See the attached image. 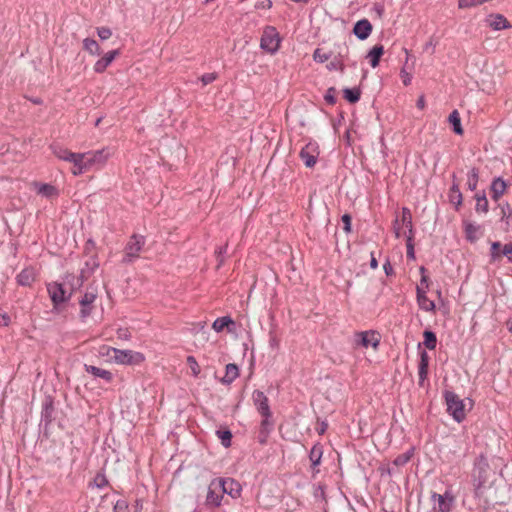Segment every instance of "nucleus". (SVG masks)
<instances>
[{
    "label": "nucleus",
    "instance_id": "bb28decb",
    "mask_svg": "<svg viewBox=\"0 0 512 512\" xmlns=\"http://www.w3.org/2000/svg\"><path fill=\"white\" fill-rule=\"evenodd\" d=\"M449 200L452 204L456 206V209L462 204L463 197L462 193L459 188V184L455 181L453 182V185L450 188L449 191Z\"/></svg>",
    "mask_w": 512,
    "mask_h": 512
},
{
    "label": "nucleus",
    "instance_id": "b1692460",
    "mask_svg": "<svg viewBox=\"0 0 512 512\" xmlns=\"http://www.w3.org/2000/svg\"><path fill=\"white\" fill-rule=\"evenodd\" d=\"M239 376V369L236 364L229 363L225 368V375L221 379L223 384H231Z\"/></svg>",
    "mask_w": 512,
    "mask_h": 512
},
{
    "label": "nucleus",
    "instance_id": "0eeeda50",
    "mask_svg": "<svg viewBox=\"0 0 512 512\" xmlns=\"http://www.w3.org/2000/svg\"><path fill=\"white\" fill-rule=\"evenodd\" d=\"M433 501V510L435 512H450L452 508L453 497L449 493L444 495L433 492L431 495Z\"/></svg>",
    "mask_w": 512,
    "mask_h": 512
},
{
    "label": "nucleus",
    "instance_id": "2f4dec72",
    "mask_svg": "<svg viewBox=\"0 0 512 512\" xmlns=\"http://www.w3.org/2000/svg\"><path fill=\"white\" fill-rule=\"evenodd\" d=\"M83 48L91 55H100L101 53L99 44L92 38H85L83 40Z\"/></svg>",
    "mask_w": 512,
    "mask_h": 512
},
{
    "label": "nucleus",
    "instance_id": "a18cd8bd",
    "mask_svg": "<svg viewBox=\"0 0 512 512\" xmlns=\"http://www.w3.org/2000/svg\"><path fill=\"white\" fill-rule=\"evenodd\" d=\"M274 428V420L272 416L262 417V421L260 423V431L271 433Z\"/></svg>",
    "mask_w": 512,
    "mask_h": 512
},
{
    "label": "nucleus",
    "instance_id": "680f3d73",
    "mask_svg": "<svg viewBox=\"0 0 512 512\" xmlns=\"http://www.w3.org/2000/svg\"><path fill=\"white\" fill-rule=\"evenodd\" d=\"M272 7L271 0H258L255 4L256 9H270Z\"/></svg>",
    "mask_w": 512,
    "mask_h": 512
},
{
    "label": "nucleus",
    "instance_id": "f3484780",
    "mask_svg": "<svg viewBox=\"0 0 512 512\" xmlns=\"http://www.w3.org/2000/svg\"><path fill=\"white\" fill-rule=\"evenodd\" d=\"M323 455V446L320 443H316L310 450L309 459L311 461V468L313 472V476L319 473V469L317 468L322 459Z\"/></svg>",
    "mask_w": 512,
    "mask_h": 512
},
{
    "label": "nucleus",
    "instance_id": "473e14b6",
    "mask_svg": "<svg viewBox=\"0 0 512 512\" xmlns=\"http://www.w3.org/2000/svg\"><path fill=\"white\" fill-rule=\"evenodd\" d=\"M449 122L452 124L453 131L456 134H458V135H462L463 134V129H462V126H461V119H460V115H459L457 110H454L449 115Z\"/></svg>",
    "mask_w": 512,
    "mask_h": 512
},
{
    "label": "nucleus",
    "instance_id": "f704fd0d",
    "mask_svg": "<svg viewBox=\"0 0 512 512\" xmlns=\"http://www.w3.org/2000/svg\"><path fill=\"white\" fill-rule=\"evenodd\" d=\"M424 342L423 344L430 350L436 348L437 345V337L433 331L425 330L423 333Z\"/></svg>",
    "mask_w": 512,
    "mask_h": 512
},
{
    "label": "nucleus",
    "instance_id": "9b49d317",
    "mask_svg": "<svg viewBox=\"0 0 512 512\" xmlns=\"http://www.w3.org/2000/svg\"><path fill=\"white\" fill-rule=\"evenodd\" d=\"M220 488L222 489L223 494H228L233 498H237L241 493V485L238 481L232 478H217Z\"/></svg>",
    "mask_w": 512,
    "mask_h": 512
},
{
    "label": "nucleus",
    "instance_id": "6e6d98bb",
    "mask_svg": "<svg viewBox=\"0 0 512 512\" xmlns=\"http://www.w3.org/2000/svg\"><path fill=\"white\" fill-rule=\"evenodd\" d=\"M114 512H128V503L125 500H118L113 507Z\"/></svg>",
    "mask_w": 512,
    "mask_h": 512
},
{
    "label": "nucleus",
    "instance_id": "39448f33",
    "mask_svg": "<svg viewBox=\"0 0 512 512\" xmlns=\"http://www.w3.org/2000/svg\"><path fill=\"white\" fill-rule=\"evenodd\" d=\"M145 244V238L140 235H132L125 247V257L123 262L129 263L139 257V253Z\"/></svg>",
    "mask_w": 512,
    "mask_h": 512
},
{
    "label": "nucleus",
    "instance_id": "bf43d9fd",
    "mask_svg": "<svg viewBox=\"0 0 512 512\" xmlns=\"http://www.w3.org/2000/svg\"><path fill=\"white\" fill-rule=\"evenodd\" d=\"M117 338L121 340H129L131 333L127 328H119L116 332Z\"/></svg>",
    "mask_w": 512,
    "mask_h": 512
},
{
    "label": "nucleus",
    "instance_id": "8fccbe9b",
    "mask_svg": "<svg viewBox=\"0 0 512 512\" xmlns=\"http://www.w3.org/2000/svg\"><path fill=\"white\" fill-rule=\"evenodd\" d=\"M327 69L330 71L339 70L340 72H344L345 63H343L342 60H338L333 57V60L329 64H327Z\"/></svg>",
    "mask_w": 512,
    "mask_h": 512
},
{
    "label": "nucleus",
    "instance_id": "c9c22d12",
    "mask_svg": "<svg viewBox=\"0 0 512 512\" xmlns=\"http://www.w3.org/2000/svg\"><path fill=\"white\" fill-rule=\"evenodd\" d=\"M479 180V170L477 168H472L467 176V187L469 190L474 191L477 188Z\"/></svg>",
    "mask_w": 512,
    "mask_h": 512
},
{
    "label": "nucleus",
    "instance_id": "4c0bfd02",
    "mask_svg": "<svg viewBox=\"0 0 512 512\" xmlns=\"http://www.w3.org/2000/svg\"><path fill=\"white\" fill-rule=\"evenodd\" d=\"M38 193L47 198H51L58 195L56 187L50 184H40L38 187Z\"/></svg>",
    "mask_w": 512,
    "mask_h": 512
},
{
    "label": "nucleus",
    "instance_id": "79ce46f5",
    "mask_svg": "<svg viewBox=\"0 0 512 512\" xmlns=\"http://www.w3.org/2000/svg\"><path fill=\"white\" fill-rule=\"evenodd\" d=\"M413 456V450H409L405 453H402L400 455H398L394 461H393V465L397 466V467H400V466H404L405 464H407L410 459L412 458Z\"/></svg>",
    "mask_w": 512,
    "mask_h": 512
},
{
    "label": "nucleus",
    "instance_id": "c85d7f7f",
    "mask_svg": "<svg viewBox=\"0 0 512 512\" xmlns=\"http://www.w3.org/2000/svg\"><path fill=\"white\" fill-rule=\"evenodd\" d=\"M404 51L406 53V61H405L404 67L401 69L400 74H401V78H402L403 84L405 86H408L411 83L412 76H411L410 73L407 72V69L411 68L414 65V62L412 63V65L410 67L409 66V60L411 58V54L408 52V50L406 48H404Z\"/></svg>",
    "mask_w": 512,
    "mask_h": 512
},
{
    "label": "nucleus",
    "instance_id": "dca6fc26",
    "mask_svg": "<svg viewBox=\"0 0 512 512\" xmlns=\"http://www.w3.org/2000/svg\"><path fill=\"white\" fill-rule=\"evenodd\" d=\"M420 361L418 365V375H419V386H423L425 380L428 376V368H429V355L425 350L420 351Z\"/></svg>",
    "mask_w": 512,
    "mask_h": 512
},
{
    "label": "nucleus",
    "instance_id": "3c124183",
    "mask_svg": "<svg viewBox=\"0 0 512 512\" xmlns=\"http://www.w3.org/2000/svg\"><path fill=\"white\" fill-rule=\"evenodd\" d=\"M336 92H337V91H336V89H335L334 87H330V88L327 90V92H326V94H325V96H324V99H325V101H326L328 104H330V105H334V104L336 103V101H337V99H336Z\"/></svg>",
    "mask_w": 512,
    "mask_h": 512
},
{
    "label": "nucleus",
    "instance_id": "ddd939ff",
    "mask_svg": "<svg viewBox=\"0 0 512 512\" xmlns=\"http://www.w3.org/2000/svg\"><path fill=\"white\" fill-rule=\"evenodd\" d=\"M75 157H72L71 162L73 164L72 174L75 176L81 175L90 169L89 161L86 160L84 153H75Z\"/></svg>",
    "mask_w": 512,
    "mask_h": 512
},
{
    "label": "nucleus",
    "instance_id": "052dcab7",
    "mask_svg": "<svg viewBox=\"0 0 512 512\" xmlns=\"http://www.w3.org/2000/svg\"><path fill=\"white\" fill-rule=\"evenodd\" d=\"M92 310H93V305L81 306V309H80L81 319L85 320L87 317H89L91 315Z\"/></svg>",
    "mask_w": 512,
    "mask_h": 512
},
{
    "label": "nucleus",
    "instance_id": "f8f14e48",
    "mask_svg": "<svg viewBox=\"0 0 512 512\" xmlns=\"http://www.w3.org/2000/svg\"><path fill=\"white\" fill-rule=\"evenodd\" d=\"M99 267V262L96 257H90L89 260L85 262L84 267L80 271V276L78 279V286H82L83 283L88 280L93 273Z\"/></svg>",
    "mask_w": 512,
    "mask_h": 512
},
{
    "label": "nucleus",
    "instance_id": "393cba45",
    "mask_svg": "<svg viewBox=\"0 0 512 512\" xmlns=\"http://www.w3.org/2000/svg\"><path fill=\"white\" fill-rule=\"evenodd\" d=\"M384 54V47L381 44L375 45L368 53L367 58L370 65L375 68L379 65L380 58Z\"/></svg>",
    "mask_w": 512,
    "mask_h": 512
},
{
    "label": "nucleus",
    "instance_id": "69168bd1",
    "mask_svg": "<svg viewBox=\"0 0 512 512\" xmlns=\"http://www.w3.org/2000/svg\"><path fill=\"white\" fill-rule=\"evenodd\" d=\"M314 496L316 498L320 497L321 499L325 500V490L324 486L318 485L314 491Z\"/></svg>",
    "mask_w": 512,
    "mask_h": 512
},
{
    "label": "nucleus",
    "instance_id": "423d86ee",
    "mask_svg": "<svg viewBox=\"0 0 512 512\" xmlns=\"http://www.w3.org/2000/svg\"><path fill=\"white\" fill-rule=\"evenodd\" d=\"M223 498V492L218 483V479H213L208 486L205 504L208 507H219Z\"/></svg>",
    "mask_w": 512,
    "mask_h": 512
},
{
    "label": "nucleus",
    "instance_id": "a878e982",
    "mask_svg": "<svg viewBox=\"0 0 512 512\" xmlns=\"http://www.w3.org/2000/svg\"><path fill=\"white\" fill-rule=\"evenodd\" d=\"M358 336L360 337L359 343L363 347L367 348L369 345H372L376 348L379 345V338L375 336L374 332H361Z\"/></svg>",
    "mask_w": 512,
    "mask_h": 512
},
{
    "label": "nucleus",
    "instance_id": "864d4df0",
    "mask_svg": "<svg viewBox=\"0 0 512 512\" xmlns=\"http://www.w3.org/2000/svg\"><path fill=\"white\" fill-rule=\"evenodd\" d=\"M227 248H228V244L226 243L224 246H221L216 250V255H217V259H218V267H220L224 263V254H226Z\"/></svg>",
    "mask_w": 512,
    "mask_h": 512
},
{
    "label": "nucleus",
    "instance_id": "7c9ffc66",
    "mask_svg": "<svg viewBox=\"0 0 512 512\" xmlns=\"http://www.w3.org/2000/svg\"><path fill=\"white\" fill-rule=\"evenodd\" d=\"M229 325H234V321L232 320L231 317L229 316H223V317H219L217 318L213 324H212V328L216 331V332H221L225 327H229Z\"/></svg>",
    "mask_w": 512,
    "mask_h": 512
},
{
    "label": "nucleus",
    "instance_id": "412c9836",
    "mask_svg": "<svg viewBox=\"0 0 512 512\" xmlns=\"http://www.w3.org/2000/svg\"><path fill=\"white\" fill-rule=\"evenodd\" d=\"M84 154H85L86 160L89 161L90 168L95 164L103 165L108 158V154L105 152L104 149L97 150L95 152H88V153H84Z\"/></svg>",
    "mask_w": 512,
    "mask_h": 512
},
{
    "label": "nucleus",
    "instance_id": "4d7b16f0",
    "mask_svg": "<svg viewBox=\"0 0 512 512\" xmlns=\"http://www.w3.org/2000/svg\"><path fill=\"white\" fill-rule=\"evenodd\" d=\"M476 231H477V228L473 224H471V223L466 224L465 232H466V237L468 240L473 241L475 239L474 234Z\"/></svg>",
    "mask_w": 512,
    "mask_h": 512
},
{
    "label": "nucleus",
    "instance_id": "774afa93",
    "mask_svg": "<svg viewBox=\"0 0 512 512\" xmlns=\"http://www.w3.org/2000/svg\"><path fill=\"white\" fill-rule=\"evenodd\" d=\"M512 254V243H507L503 246V249H502V252H501V256L502 255H505V256H509Z\"/></svg>",
    "mask_w": 512,
    "mask_h": 512
},
{
    "label": "nucleus",
    "instance_id": "de8ad7c7",
    "mask_svg": "<svg viewBox=\"0 0 512 512\" xmlns=\"http://www.w3.org/2000/svg\"><path fill=\"white\" fill-rule=\"evenodd\" d=\"M186 361L189 368L191 369L192 375L194 377H198L201 372V369L196 358L194 356H188Z\"/></svg>",
    "mask_w": 512,
    "mask_h": 512
},
{
    "label": "nucleus",
    "instance_id": "58836bf2",
    "mask_svg": "<svg viewBox=\"0 0 512 512\" xmlns=\"http://www.w3.org/2000/svg\"><path fill=\"white\" fill-rule=\"evenodd\" d=\"M401 221H402V224L408 228V230H409L408 235H414L411 212L406 207H404L402 209Z\"/></svg>",
    "mask_w": 512,
    "mask_h": 512
},
{
    "label": "nucleus",
    "instance_id": "37998d69",
    "mask_svg": "<svg viewBox=\"0 0 512 512\" xmlns=\"http://www.w3.org/2000/svg\"><path fill=\"white\" fill-rule=\"evenodd\" d=\"M501 243L498 241L491 243V249H490V262L494 263L496 261H499L501 259Z\"/></svg>",
    "mask_w": 512,
    "mask_h": 512
},
{
    "label": "nucleus",
    "instance_id": "5701e85b",
    "mask_svg": "<svg viewBox=\"0 0 512 512\" xmlns=\"http://www.w3.org/2000/svg\"><path fill=\"white\" fill-rule=\"evenodd\" d=\"M85 370L89 374H92L95 377L102 378L108 383L113 380V374L108 370L93 365H85Z\"/></svg>",
    "mask_w": 512,
    "mask_h": 512
},
{
    "label": "nucleus",
    "instance_id": "603ef678",
    "mask_svg": "<svg viewBox=\"0 0 512 512\" xmlns=\"http://www.w3.org/2000/svg\"><path fill=\"white\" fill-rule=\"evenodd\" d=\"M93 483L96 487L98 488H103L105 487L106 485H108V480L106 478V476L102 473H97L94 480H93Z\"/></svg>",
    "mask_w": 512,
    "mask_h": 512
},
{
    "label": "nucleus",
    "instance_id": "4be33fe9",
    "mask_svg": "<svg viewBox=\"0 0 512 512\" xmlns=\"http://www.w3.org/2000/svg\"><path fill=\"white\" fill-rule=\"evenodd\" d=\"M506 187V182L502 178H495L491 184L492 199L497 201L505 193Z\"/></svg>",
    "mask_w": 512,
    "mask_h": 512
},
{
    "label": "nucleus",
    "instance_id": "7ed1b4c3",
    "mask_svg": "<svg viewBox=\"0 0 512 512\" xmlns=\"http://www.w3.org/2000/svg\"><path fill=\"white\" fill-rule=\"evenodd\" d=\"M281 38L273 26H266L263 30L261 40H260V47L264 51L274 54L278 51L280 47Z\"/></svg>",
    "mask_w": 512,
    "mask_h": 512
},
{
    "label": "nucleus",
    "instance_id": "4468645a",
    "mask_svg": "<svg viewBox=\"0 0 512 512\" xmlns=\"http://www.w3.org/2000/svg\"><path fill=\"white\" fill-rule=\"evenodd\" d=\"M371 32L372 25L367 19H361L357 21L353 27L354 35L360 40L367 39L370 36Z\"/></svg>",
    "mask_w": 512,
    "mask_h": 512
},
{
    "label": "nucleus",
    "instance_id": "ea45409f",
    "mask_svg": "<svg viewBox=\"0 0 512 512\" xmlns=\"http://www.w3.org/2000/svg\"><path fill=\"white\" fill-rule=\"evenodd\" d=\"M476 211L486 213L488 211V200L484 193L481 195L476 194Z\"/></svg>",
    "mask_w": 512,
    "mask_h": 512
},
{
    "label": "nucleus",
    "instance_id": "1a4fd4ad",
    "mask_svg": "<svg viewBox=\"0 0 512 512\" xmlns=\"http://www.w3.org/2000/svg\"><path fill=\"white\" fill-rule=\"evenodd\" d=\"M299 156L307 167H313L319 156L318 146L311 142L306 144L301 149Z\"/></svg>",
    "mask_w": 512,
    "mask_h": 512
},
{
    "label": "nucleus",
    "instance_id": "c756f323",
    "mask_svg": "<svg viewBox=\"0 0 512 512\" xmlns=\"http://www.w3.org/2000/svg\"><path fill=\"white\" fill-rule=\"evenodd\" d=\"M335 59L342 60L343 63L349 60V47L346 42L337 44V51L332 56Z\"/></svg>",
    "mask_w": 512,
    "mask_h": 512
},
{
    "label": "nucleus",
    "instance_id": "6ab92c4d",
    "mask_svg": "<svg viewBox=\"0 0 512 512\" xmlns=\"http://www.w3.org/2000/svg\"><path fill=\"white\" fill-rule=\"evenodd\" d=\"M35 279L36 273L33 267L24 268L16 277L17 283L21 286H31Z\"/></svg>",
    "mask_w": 512,
    "mask_h": 512
},
{
    "label": "nucleus",
    "instance_id": "a19ab883",
    "mask_svg": "<svg viewBox=\"0 0 512 512\" xmlns=\"http://www.w3.org/2000/svg\"><path fill=\"white\" fill-rule=\"evenodd\" d=\"M216 434L225 448L231 446L232 433L230 430H217Z\"/></svg>",
    "mask_w": 512,
    "mask_h": 512
},
{
    "label": "nucleus",
    "instance_id": "a211bd4d",
    "mask_svg": "<svg viewBox=\"0 0 512 512\" xmlns=\"http://www.w3.org/2000/svg\"><path fill=\"white\" fill-rule=\"evenodd\" d=\"M48 292L54 306H58L66 300L63 286L59 283L49 284Z\"/></svg>",
    "mask_w": 512,
    "mask_h": 512
},
{
    "label": "nucleus",
    "instance_id": "20e7f679",
    "mask_svg": "<svg viewBox=\"0 0 512 512\" xmlns=\"http://www.w3.org/2000/svg\"><path fill=\"white\" fill-rule=\"evenodd\" d=\"M108 351L113 352V359L117 364L137 365L144 361V356L140 352L121 350L117 348H108Z\"/></svg>",
    "mask_w": 512,
    "mask_h": 512
},
{
    "label": "nucleus",
    "instance_id": "f03ea898",
    "mask_svg": "<svg viewBox=\"0 0 512 512\" xmlns=\"http://www.w3.org/2000/svg\"><path fill=\"white\" fill-rule=\"evenodd\" d=\"M444 398L447 405V412L456 422H462L466 417L463 400L452 391H446L444 393Z\"/></svg>",
    "mask_w": 512,
    "mask_h": 512
},
{
    "label": "nucleus",
    "instance_id": "5fc2aeb1",
    "mask_svg": "<svg viewBox=\"0 0 512 512\" xmlns=\"http://www.w3.org/2000/svg\"><path fill=\"white\" fill-rule=\"evenodd\" d=\"M97 34L101 40H107L111 37L112 31L107 27H99L97 28Z\"/></svg>",
    "mask_w": 512,
    "mask_h": 512
},
{
    "label": "nucleus",
    "instance_id": "e433bc0d",
    "mask_svg": "<svg viewBox=\"0 0 512 512\" xmlns=\"http://www.w3.org/2000/svg\"><path fill=\"white\" fill-rule=\"evenodd\" d=\"M334 55V51L326 52L322 48L315 49L313 53V59L316 62L324 63L328 61Z\"/></svg>",
    "mask_w": 512,
    "mask_h": 512
},
{
    "label": "nucleus",
    "instance_id": "338daca9",
    "mask_svg": "<svg viewBox=\"0 0 512 512\" xmlns=\"http://www.w3.org/2000/svg\"><path fill=\"white\" fill-rule=\"evenodd\" d=\"M383 268H384V272L387 276H391L394 274V269L388 259L384 263Z\"/></svg>",
    "mask_w": 512,
    "mask_h": 512
},
{
    "label": "nucleus",
    "instance_id": "2eb2a0df",
    "mask_svg": "<svg viewBox=\"0 0 512 512\" xmlns=\"http://www.w3.org/2000/svg\"><path fill=\"white\" fill-rule=\"evenodd\" d=\"M119 55L120 51L118 49L109 51L94 64V71L96 73H103L113 62V60Z\"/></svg>",
    "mask_w": 512,
    "mask_h": 512
},
{
    "label": "nucleus",
    "instance_id": "6e6552de",
    "mask_svg": "<svg viewBox=\"0 0 512 512\" xmlns=\"http://www.w3.org/2000/svg\"><path fill=\"white\" fill-rule=\"evenodd\" d=\"M254 405L261 417L272 416L269 400L264 392L255 390L252 394Z\"/></svg>",
    "mask_w": 512,
    "mask_h": 512
},
{
    "label": "nucleus",
    "instance_id": "aec40b11",
    "mask_svg": "<svg viewBox=\"0 0 512 512\" xmlns=\"http://www.w3.org/2000/svg\"><path fill=\"white\" fill-rule=\"evenodd\" d=\"M417 301H418L419 307L422 310L427 311V312L435 311L436 306H435L434 301L430 300L426 296V292L420 286H417Z\"/></svg>",
    "mask_w": 512,
    "mask_h": 512
},
{
    "label": "nucleus",
    "instance_id": "c03bdc74",
    "mask_svg": "<svg viewBox=\"0 0 512 512\" xmlns=\"http://www.w3.org/2000/svg\"><path fill=\"white\" fill-rule=\"evenodd\" d=\"M54 411V407H53V404H52V401H47L44 405H43V409H42V419L48 424L52 421V413Z\"/></svg>",
    "mask_w": 512,
    "mask_h": 512
},
{
    "label": "nucleus",
    "instance_id": "13d9d810",
    "mask_svg": "<svg viewBox=\"0 0 512 512\" xmlns=\"http://www.w3.org/2000/svg\"><path fill=\"white\" fill-rule=\"evenodd\" d=\"M216 79H217V74L214 72L206 73L201 76V82L203 83V85H208V84L212 83L213 81H215Z\"/></svg>",
    "mask_w": 512,
    "mask_h": 512
},
{
    "label": "nucleus",
    "instance_id": "49530a36",
    "mask_svg": "<svg viewBox=\"0 0 512 512\" xmlns=\"http://www.w3.org/2000/svg\"><path fill=\"white\" fill-rule=\"evenodd\" d=\"M97 298V294L94 291H86L81 300L79 301L80 306L93 305Z\"/></svg>",
    "mask_w": 512,
    "mask_h": 512
},
{
    "label": "nucleus",
    "instance_id": "0e129e2a",
    "mask_svg": "<svg viewBox=\"0 0 512 512\" xmlns=\"http://www.w3.org/2000/svg\"><path fill=\"white\" fill-rule=\"evenodd\" d=\"M9 322H10V317L7 313H5L1 308H0V326H8L9 325Z\"/></svg>",
    "mask_w": 512,
    "mask_h": 512
},
{
    "label": "nucleus",
    "instance_id": "09e8293b",
    "mask_svg": "<svg viewBox=\"0 0 512 512\" xmlns=\"http://www.w3.org/2000/svg\"><path fill=\"white\" fill-rule=\"evenodd\" d=\"M413 237L414 235H408L406 238V255L408 259H415V251H414V244H413Z\"/></svg>",
    "mask_w": 512,
    "mask_h": 512
},
{
    "label": "nucleus",
    "instance_id": "e2e57ef3",
    "mask_svg": "<svg viewBox=\"0 0 512 512\" xmlns=\"http://www.w3.org/2000/svg\"><path fill=\"white\" fill-rule=\"evenodd\" d=\"M341 219L344 224V230L346 232H350L351 231V216L348 214H344Z\"/></svg>",
    "mask_w": 512,
    "mask_h": 512
},
{
    "label": "nucleus",
    "instance_id": "f257e3e1",
    "mask_svg": "<svg viewBox=\"0 0 512 512\" xmlns=\"http://www.w3.org/2000/svg\"><path fill=\"white\" fill-rule=\"evenodd\" d=\"M489 463L484 455H480L476 458L474 463V489L475 496L479 497L482 494V489L488 481Z\"/></svg>",
    "mask_w": 512,
    "mask_h": 512
},
{
    "label": "nucleus",
    "instance_id": "72a5a7b5",
    "mask_svg": "<svg viewBox=\"0 0 512 512\" xmlns=\"http://www.w3.org/2000/svg\"><path fill=\"white\" fill-rule=\"evenodd\" d=\"M343 93H344V98L349 102V103H356L359 101L360 97H361V91L359 88H345L343 90Z\"/></svg>",
    "mask_w": 512,
    "mask_h": 512
},
{
    "label": "nucleus",
    "instance_id": "cd10ccee",
    "mask_svg": "<svg viewBox=\"0 0 512 512\" xmlns=\"http://www.w3.org/2000/svg\"><path fill=\"white\" fill-rule=\"evenodd\" d=\"M51 149L53 151V154L61 160L69 161L72 159V157H75V153L69 151L67 148H64L60 145L53 144L51 145Z\"/></svg>",
    "mask_w": 512,
    "mask_h": 512
},
{
    "label": "nucleus",
    "instance_id": "9d476101",
    "mask_svg": "<svg viewBox=\"0 0 512 512\" xmlns=\"http://www.w3.org/2000/svg\"><path fill=\"white\" fill-rule=\"evenodd\" d=\"M485 23L494 31H500L511 28V24L506 17L500 13H491L485 18Z\"/></svg>",
    "mask_w": 512,
    "mask_h": 512
}]
</instances>
